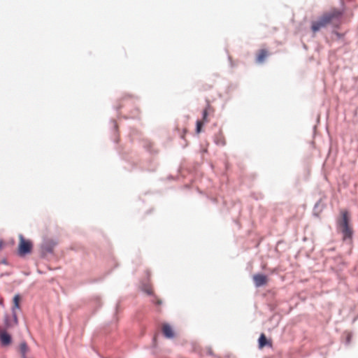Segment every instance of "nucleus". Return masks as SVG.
<instances>
[{
    "label": "nucleus",
    "mask_w": 358,
    "mask_h": 358,
    "mask_svg": "<svg viewBox=\"0 0 358 358\" xmlns=\"http://www.w3.org/2000/svg\"><path fill=\"white\" fill-rule=\"evenodd\" d=\"M350 338H351V335L350 334H348L347 336V340H348V343L350 342Z\"/></svg>",
    "instance_id": "12"
},
{
    "label": "nucleus",
    "mask_w": 358,
    "mask_h": 358,
    "mask_svg": "<svg viewBox=\"0 0 358 358\" xmlns=\"http://www.w3.org/2000/svg\"><path fill=\"white\" fill-rule=\"evenodd\" d=\"M214 112L213 108L210 106L209 103H207L206 107L203 111V117L201 120H198L196 122V133H200L201 131L202 126L210 121L208 118V115L213 114Z\"/></svg>",
    "instance_id": "2"
},
{
    "label": "nucleus",
    "mask_w": 358,
    "mask_h": 358,
    "mask_svg": "<svg viewBox=\"0 0 358 358\" xmlns=\"http://www.w3.org/2000/svg\"><path fill=\"white\" fill-rule=\"evenodd\" d=\"M268 52L265 49L260 50L257 54L256 61L257 63H263L268 57Z\"/></svg>",
    "instance_id": "7"
},
{
    "label": "nucleus",
    "mask_w": 358,
    "mask_h": 358,
    "mask_svg": "<svg viewBox=\"0 0 358 358\" xmlns=\"http://www.w3.org/2000/svg\"><path fill=\"white\" fill-rule=\"evenodd\" d=\"M0 340H1V344L3 345H8L11 342L10 336L6 331L0 332Z\"/></svg>",
    "instance_id": "8"
},
{
    "label": "nucleus",
    "mask_w": 358,
    "mask_h": 358,
    "mask_svg": "<svg viewBox=\"0 0 358 358\" xmlns=\"http://www.w3.org/2000/svg\"><path fill=\"white\" fill-rule=\"evenodd\" d=\"M337 231L341 234L343 242L351 246L354 229L351 214L346 209L340 211V216L337 220Z\"/></svg>",
    "instance_id": "1"
},
{
    "label": "nucleus",
    "mask_w": 358,
    "mask_h": 358,
    "mask_svg": "<svg viewBox=\"0 0 358 358\" xmlns=\"http://www.w3.org/2000/svg\"><path fill=\"white\" fill-rule=\"evenodd\" d=\"M20 243L18 245V253L20 256L30 253L32 249V243L30 241L26 240L22 235L19 236Z\"/></svg>",
    "instance_id": "3"
},
{
    "label": "nucleus",
    "mask_w": 358,
    "mask_h": 358,
    "mask_svg": "<svg viewBox=\"0 0 358 358\" xmlns=\"http://www.w3.org/2000/svg\"><path fill=\"white\" fill-rule=\"evenodd\" d=\"M20 300H21V298L19 294L15 295L13 297V304L12 311H13V321H14L15 324H17V315L15 313V310L20 308Z\"/></svg>",
    "instance_id": "5"
},
{
    "label": "nucleus",
    "mask_w": 358,
    "mask_h": 358,
    "mask_svg": "<svg viewBox=\"0 0 358 358\" xmlns=\"http://www.w3.org/2000/svg\"><path fill=\"white\" fill-rule=\"evenodd\" d=\"M266 345L271 347L272 343L266 339V337L264 334H262L259 338V348H263Z\"/></svg>",
    "instance_id": "9"
},
{
    "label": "nucleus",
    "mask_w": 358,
    "mask_h": 358,
    "mask_svg": "<svg viewBox=\"0 0 358 358\" xmlns=\"http://www.w3.org/2000/svg\"><path fill=\"white\" fill-rule=\"evenodd\" d=\"M324 24H313V26L311 27V29L315 33L317 31H318L322 25Z\"/></svg>",
    "instance_id": "10"
},
{
    "label": "nucleus",
    "mask_w": 358,
    "mask_h": 358,
    "mask_svg": "<svg viewBox=\"0 0 358 358\" xmlns=\"http://www.w3.org/2000/svg\"><path fill=\"white\" fill-rule=\"evenodd\" d=\"M146 292H147V293H148V294H151L152 293V289H148Z\"/></svg>",
    "instance_id": "13"
},
{
    "label": "nucleus",
    "mask_w": 358,
    "mask_h": 358,
    "mask_svg": "<svg viewBox=\"0 0 358 358\" xmlns=\"http://www.w3.org/2000/svg\"><path fill=\"white\" fill-rule=\"evenodd\" d=\"M253 281L256 287H259L266 285L268 282V278L263 274H255L252 277Z\"/></svg>",
    "instance_id": "4"
},
{
    "label": "nucleus",
    "mask_w": 358,
    "mask_h": 358,
    "mask_svg": "<svg viewBox=\"0 0 358 358\" xmlns=\"http://www.w3.org/2000/svg\"><path fill=\"white\" fill-rule=\"evenodd\" d=\"M345 11H346V8H345V7H344L343 8H342V10H337V13H336V15H337V19L338 18V17H339L340 15H341L342 14L345 13Z\"/></svg>",
    "instance_id": "11"
},
{
    "label": "nucleus",
    "mask_w": 358,
    "mask_h": 358,
    "mask_svg": "<svg viewBox=\"0 0 358 358\" xmlns=\"http://www.w3.org/2000/svg\"><path fill=\"white\" fill-rule=\"evenodd\" d=\"M6 326L8 327H10V324L6 322Z\"/></svg>",
    "instance_id": "15"
},
{
    "label": "nucleus",
    "mask_w": 358,
    "mask_h": 358,
    "mask_svg": "<svg viewBox=\"0 0 358 358\" xmlns=\"http://www.w3.org/2000/svg\"><path fill=\"white\" fill-rule=\"evenodd\" d=\"M3 241H0V250L3 248Z\"/></svg>",
    "instance_id": "14"
},
{
    "label": "nucleus",
    "mask_w": 358,
    "mask_h": 358,
    "mask_svg": "<svg viewBox=\"0 0 358 358\" xmlns=\"http://www.w3.org/2000/svg\"><path fill=\"white\" fill-rule=\"evenodd\" d=\"M162 332L164 335L168 338H171L174 336L173 330L172 327L168 324H164L162 325Z\"/></svg>",
    "instance_id": "6"
}]
</instances>
